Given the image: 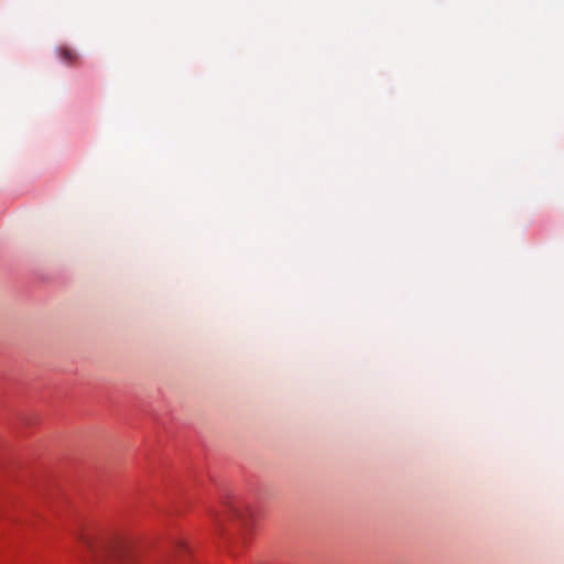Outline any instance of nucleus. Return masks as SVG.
I'll list each match as a JSON object with an SVG mask.
<instances>
[{
    "label": "nucleus",
    "mask_w": 564,
    "mask_h": 564,
    "mask_svg": "<svg viewBox=\"0 0 564 564\" xmlns=\"http://www.w3.org/2000/svg\"><path fill=\"white\" fill-rule=\"evenodd\" d=\"M178 546H180V547H183V546H184V545H183V542H178Z\"/></svg>",
    "instance_id": "4"
},
{
    "label": "nucleus",
    "mask_w": 564,
    "mask_h": 564,
    "mask_svg": "<svg viewBox=\"0 0 564 564\" xmlns=\"http://www.w3.org/2000/svg\"><path fill=\"white\" fill-rule=\"evenodd\" d=\"M56 53L58 54L61 61L67 65H74L79 61V55L67 46L57 47Z\"/></svg>",
    "instance_id": "3"
},
{
    "label": "nucleus",
    "mask_w": 564,
    "mask_h": 564,
    "mask_svg": "<svg viewBox=\"0 0 564 564\" xmlns=\"http://www.w3.org/2000/svg\"><path fill=\"white\" fill-rule=\"evenodd\" d=\"M216 524H220L224 518L237 519L241 524L247 528L249 522V514L238 506H227L224 514H213Z\"/></svg>",
    "instance_id": "2"
},
{
    "label": "nucleus",
    "mask_w": 564,
    "mask_h": 564,
    "mask_svg": "<svg viewBox=\"0 0 564 564\" xmlns=\"http://www.w3.org/2000/svg\"><path fill=\"white\" fill-rule=\"evenodd\" d=\"M80 545L78 558L83 564H124L130 556L129 544L117 538L99 536L90 531L75 534Z\"/></svg>",
    "instance_id": "1"
}]
</instances>
